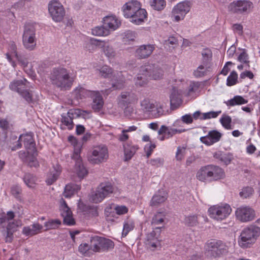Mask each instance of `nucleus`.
<instances>
[{"mask_svg": "<svg viewBox=\"0 0 260 260\" xmlns=\"http://www.w3.org/2000/svg\"><path fill=\"white\" fill-rule=\"evenodd\" d=\"M76 76L67 68L58 67L51 71L49 78L52 84L61 90H70Z\"/></svg>", "mask_w": 260, "mask_h": 260, "instance_id": "1", "label": "nucleus"}, {"mask_svg": "<svg viewBox=\"0 0 260 260\" xmlns=\"http://www.w3.org/2000/svg\"><path fill=\"white\" fill-rule=\"evenodd\" d=\"M164 75V71L160 67L155 64H148L141 67L137 75L136 84L140 86L146 84L149 79L159 80Z\"/></svg>", "mask_w": 260, "mask_h": 260, "instance_id": "2", "label": "nucleus"}, {"mask_svg": "<svg viewBox=\"0 0 260 260\" xmlns=\"http://www.w3.org/2000/svg\"><path fill=\"white\" fill-rule=\"evenodd\" d=\"M225 173L223 169L213 165H208L201 167L196 175L197 178L203 182L218 181L223 179Z\"/></svg>", "mask_w": 260, "mask_h": 260, "instance_id": "3", "label": "nucleus"}, {"mask_svg": "<svg viewBox=\"0 0 260 260\" xmlns=\"http://www.w3.org/2000/svg\"><path fill=\"white\" fill-rule=\"evenodd\" d=\"M260 236V228L250 224L244 228L241 231L238 239L240 247L246 249L251 247Z\"/></svg>", "mask_w": 260, "mask_h": 260, "instance_id": "4", "label": "nucleus"}, {"mask_svg": "<svg viewBox=\"0 0 260 260\" xmlns=\"http://www.w3.org/2000/svg\"><path fill=\"white\" fill-rule=\"evenodd\" d=\"M9 87L10 90L18 93L27 103L32 102V94L30 90L32 87L29 85V82L25 78L13 80Z\"/></svg>", "mask_w": 260, "mask_h": 260, "instance_id": "5", "label": "nucleus"}, {"mask_svg": "<svg viewBox=\"0 0 260 260\" xmlns=\"http://www.w3.org/2000/svg\"><path fill=\"white\" fill-rule=\"evenodd\" d=\"M206 249L213 257H220L229 252V247L220 240L211 239L206 243Z\"/></svg>", "mask_w": 260, "mask_h": 260, "instance_id": "6", "label": "nucleus"}, {"mask_svg": "<svg viewBox=\"0 0 260 260\" xmlns=\"http://www.w3.org/2000/svg\"><path fill=\"white\" fill-rule=\"evenodd\" d=\"M90 242V249L94 252L107 251L114 246V243L111 240L99 236L91 237Z\"/></svg>", "mask_w": 260, "mask_h": 260, "instance_id": "7", "label": "nucleus"}, {"mask_svg": "<svg viewBox=\"0 0 260 260\" xmlns=\"http://www.w3.org/2000/svg\"><path fill=\"white\" fill-rule=\"evenodd\" d=\"M253 7V3L250 1L236 0L229 5L228 9L232 13L245 15L250 13Z\"/></svg>", "mask_w": 260, "mask_h": 260, "instance_id": "8", "label": "nucleus"}, {"mask_svg": "<svg viewBox=\"0 0 260 260\" xmlns=\"http://www.w3.org/2000/svg\"><path fill=\"white\" fill-rule=\"evenodd\" d=\"M32 133L23 134L20 135L15 144L10 145L9 148L12 151H15L22 147L21 142H23L24 147L26 149L33 152L36 151V143L34 139Z\"/></svg>", "mask_w": 260, "mask_h": 260, "instance_id": "9", "label": "nucleus"}, {"mask_svg": "<svg viewBox=\"0 0 260 260\" xmlns=\"http://www.w3.org/2000/svg\"><path fill=\"white\" fill-rule=\"evenodd\" d=\"M114 188L109 182H102L96 188L95 192L90 197L91 201L94 203L101 202L105 198L112 193Z\"/></svg>", "mask_w": 260, "mask_h": 260, "instance_id": "10", "label": "nucleus"}, {"mask_svg": "<svg viewBox=\"0 0 260 260\" xmlns=\"http://www.w3.org/2000/svg\"><path fill=\"white\" fill-rule=\"evenodd\" d=\"M22 42L24 48L27 50L31 51L36 48L37 44L36 29L33 25L27 24L24 26Z\"/></svg>", "mask_w": 260, "mask_h": 260, "instance_id": "11", "label": "nucleus"}, {"mask_svg": "<svg viewBox=\"0 0 260 260\" xmlns=\"http://www.w3.org/2000/svg\"><path fill=\"white\" fill-rule=\"evenodd\" d=\"M109 157L108 148L105 145H99L93 148L88 156V161L92 164H99L106 161Z\"/></svg>", "mask_w": 260, "mask_h": 260, "instance_id": "12", "label": "nucleus"}, {"mask_svg": "<svg viewBox=\"0 0 260 260\" xmlns=\"http://www.w3.org/2000/svg\"><path fill=\"white\" fill-rule=\"evenodd\" d=\"M232 209L230 205H214L208 210L209 216L216 220L221 221L226 218L231 214Z\"/></svg>", "mask_w": 260, "mask_h": 260, "instance_id": "13", "label": "nucleus"}, {"mask_svg": "<svg viewBox=\"0 0 260 260\" xmlns=\"http://www.w3.org/2000/svg\"><path fill=\"white\" fill-rule=\"evenodd\" d=\"M48 11L52 19L55 22L63 20L66 11L63 5L57 0H52L48 4Z\"/></svg>", "mask_w": 260, "mask_h": 260, "instance_id": "14", "label": "nucleus"}, {"mask_svg": "<svg viewBox=\"0 0 260 260\" xmlns=\"http://www.w3.org/2000/svg\"><path fill=\"white\" fill-rule=\"evenodd\" d=\"M190 3L188 1H184L177 4L173 8L171 17L176 22L183 19L186 14L190 11Z\"/></svg>", "mask_w": 260, "mask_h": 260, "instance_id": "15", "label": "nucleus"}, {"mask_svg": "<svg viewBox=\"0 0 260 260\" xmlns=\"http://www.w3.org/2000/svg\"><path fill=\"white\" fill-rule=\"evenodd\" d=\"M237 220L241 222H248L252 221L255 217V211L249 206H241L235 211Z\"/></svg>", "mask_w": 260, "mask_h": 260, "instance_id": "16", "label": "nucleus"}, {"mask_svg": "<svg viewBox=\"0 0 260 260\" xmlns=\"http://www.w3.org/2000/svg\"><path fill=\"white\" fill-rule=\"evenodd\" d=\"M138 101L137 95L132 91H122L118 96V105L122 108H127L128 105L135 104Z\"/></svg>", "mask_w": 260, "mask_h": 260, "instance_id": "17", "label": "nucleus"}, {"mask_svg": "<svg viewBox=\"0 0 260 260\" xmlns=\"http://www.w3.org/2000/svg\"><path fill=\"white\" fill-rule=\"evenodd\" d=\"M222 134L217 130H212L206 136L201 137L200 140L207 146H211L220 141Z\"/></svg>", "mask_w": 260, "mask_h": 260, "instance_id": "18", "label": "nucleus"}, {"mask_svg": "<svg viewBox=\"0 0 260 260\" xmlns=\"http://www.w3.org/2000/svg\"><path fill=\"white\" fill-rule=\"evenodd\" d=\"M141 7L140 3L136 0H132L125 3L122 8L124 16L126 18L132 17L141 8Z\"/></svg>", "mask_w": 260, "mask_h": 260, "instance_id": "19", "label": "nucleus"}, {"mask_svg": "<svg viewBox=\"0 0 260 260\" xmlns=\"http://www.w3.org/2000/svg\"><path fill=\"white\" fill-rule=\"evenodd\" d=\"M91 43L96 46L103 48V51L108 58H113L116 56V53L112 46L106 44L104 42L96 39H91Z\"/></svg>", "mask_w": 260, "mask_h": 260, "instance_id": "20", "label": "nucleus"}, {"mask_svg": "<svg viewBox=\"0 0 260 260\" xmlns=\"http://www.w3.org/2000/svg\"><path fill=\"white\" fill-rule=\"evenodd\" d=\"M62 171L61 167L58 164L53 166L47 175L46 182L48 185H51L58 179Z\"/></svg>", "mask_w": 260, "mask_h": 260, "instance_id": "21", "label": "nucleus"}, {"mask_svg": "<svg viewBox=\"0 0 260 260\" xmlns=\"http://www.w3.org/2000/svg\"><path fill=\"white\" fill-rule=\"evenodd\" d=\"M155 49L153 45H143L137 48L135 52V55L140 59L148 57Z\"/></svg>", "mask_w": 260, "mask_h": 260, "instance_id": "22", "label": "nucleus"}, {"mask_svg": "<svg viewBox=\"0 0 260 260\" xmlns=\"http://www.w3.org/2000/svg\"><path fill=\"white\" fill-rule=\"evenodd\" d=\"M103 24L104 27L110 31L116 30L120 25V21H118L115 16L110 15L105 17L103 19Z\"/></svg>", "mask_w": 260, "mask_h": 260, "instance_id": "23", "label": "nucleus"}, {"mask_svg": "<svg viewBox=\"0 0 260 260\" xmlns=\"http://www.w3.org/2000/svg\"><path fill=\"white\" fill-rule=\"evenodd\" d=\"M43 226L39 223H35L30 226L23 227L22 233L26 236L31 237L41 232Z\"/></svg>", "mask_w": 260, "mask_h": 260, "instance_id": "24", "label": "nucleus"}, {"mask_svg": "<svg viewBox=\"0 0 260 260\" xmlns=\"http://www.w3.org/2000/svg\"><path fill=\"white\" fill-rule=\"evenodd\" d=\"M146 245L148 247L154 250L159 245L155 231L153 230L146 235Z\"/></svg>", "mask_w": 260, "mask_h": 260, "instance_id": "25", "label": "nucleus"}, {"mask_svg": "<svg viewBox=\"0 0 260 260\" xmlns=\"http://www.w3.org/2000/svg\"><path fill=\"white\" fill-rule=\"evenodd\" d=\"M92 99V109L96 111H99L103 106L104 102L102 96L99 91H94V94L90 96Z\"/></svg>", "mask_w": 260, "mask_h": 260, "instance_id": "26", "label": "nucleus"}, {"mask_svg": "<svg viewBox=\"0 0 260 260\" xmlns=\"http://www.w3.org/2000/svg\"><path fill=\"white\" fill-rule=\"evenodd\" d=\"M185 131V129H177L176 128H169L166 125H162L158 130V135L165 134L167 138L169 139L176 134H180Z\"/></svg>", "mask_w": 260, "mask_h": 260, "instance_id": "27", "label": "nucleus"}, {"mask_svg": "<svg viewBox=\"0 0 260 260\" xmlns=\"http://www.w3.org/2000/svg\"><path fill=\"white\" fill-rule=\"evenodd\" d=\"M147 12L141 8L138 10L136 13H134V15H133L132 17H130L129 18L131 19V21L136 24H140L142 22H144V19L147 17Z\"/></svg>", "mask_w": 260, "mask_h": 260, "instance_id": "28", "label": "nucleus"}, {"mask_svg": "<svg viewBox=\"0 0 260 260\" xmlns=\"http://www.w3.org/2000/svg\"><path fill=\"white\" fill-rule=\"evenodd\" d=\"M213 157L227 165L231 162L233 159V155L230 153L218 151L213 153Z\"/></svg>", "mask_w": 260, "mask_h": 260, "instance_id": "29", "label": "nucleus"}, {"mask_svg": "<svg viewBox=\"0 0 260 260\" xmlns=\"http://www.w3.org/2000/svg\"><path fill=\"white\" fill-rule=\"evenodd\" d=\"M75 98L77 99H82L86 97H90L94 94V91L87 90L82 87L79 86L73 91Z\"/></svg>", "mask_w": 260, "mask_h": 260, "instance_id": "30", "label": "nucleus"}, {"mask_svg": "<svg viewBox=\"0 0 260 260\" xmlns=\"http://www.w3.org/2000/svg\"><path fill=\"white\" fill-rule=\"evenodd\" d=\"M167 199L166 193L164 191H159V192L154 194L150 203L151 206H158L160 204L163 203Z\"/></svg>", "mask_w": 260, "mask_h": 260, "instance_id": "31", "label": "nucleus"}, {"mask_svg": "<svg viewBox=\"0 0 260 260\" xmlns=\"http://www.w3.org/2000/svg\"><path fill=\"white\" fill-rule=\"evenodd\" d=\"M74 172L77 177L80 179L82 180L88 174V171L86 168L84 166L83 162L81 164H75L74 168Z\"/></svg>", "mask_w": 260, "mask_h": 260, "instance_id": "32", "label": "nucleus"}, {"mask_svg": "<svg viewBox=\"0 0 260 260\" xmlns=\"http://www.w3.org/2000/svg\"><path fill=\"white\" fill-rule=\"evenodd\" d=\"M211 71L210 66L207 64L199 66L196 70L193 71V74L196 78H201L207 76Z\"/></svg>", "mask_w": 260, "mask_h": 260, "instance_id": "33", "label": "nucleus"}, {"mask_svg": "<svg viewBox=\"0 0 260 260\" xmlns=\"http://www.w3.org/2000/svg\"><path fill=\"white\" fill-rule=\"evenodd\" d=\"M81 189V185L74 183H71L66 186L63 196L66 198H70L74 193Z\"/></svg>", "mask_w": 260, "mask_h": 260, "instance_id": "34", "label": "nucleus"}, {"mask_svg": "<svg viewBox=\"0 0 260 260\" xmlns=\"http://www.w3.org/2000/svg\"><path fill=\"white\" fill-rule=\"evenodd\" d=\"M123 148L125 160L131 159L138 149V147L132 145L129 143L123 144Z\"/></svg>", "mask_w": 260, "mask_h": 260, "instance_id": "35", "label": "nucleus"}, {"mask_svg": "<svg viewBox=\"0 0 260 260\" xmlns=\"http://www.w3.org/2000/svg\"><path fill=\"white\" fill-rule=\"evenodd\" d=\"M15 215L13 211H8L6 214L4 212L0 214V225L2 228H5L6 225L12 220Z\"/></svg>", "mask_w": 260, "mask_h": 260, "instance_id": "36", "label": "nucleus"}, {"mask_svg": "<svg viewBox=\"0 0 260 260\" xmlns=\"http://www.w3.org/2000/svg\"><path fill=\"white\" fill-rule=\"evenodd\" d=\"M17 227L16 223L11 220L5 226L6 228L7 236L6 237V241L7 242H11L12 240L13 233Z\"/></svg>", "mask_w": 260, "mask_h": 260, "instance_id": "37", "label": "nucleus"}, {"mask_svg": "<svg viewBox=\"0 0 260 260\" xmlns=\"http://www.w3.org/2000/svg\"><path fill=\"white\" fill-rule=\"evenodd\" d=\"M73 118V112L72 110H70L66 115H62L61 122L67 126L69 129H72L74 126Z\"/></svg>", "mask_w": 260, "mask_h": 260, "instance_id": "38", "label": "nucleus"}, {"mask_svg": "<svg viewBox=\"0 0 260 260\" xmlns=\"http://www.w3.org/2000/svg\"><path fill=\"white\" fill-rule=\"evenodd\" d=\"M166 214L163 212H158L153 216L151 220V224L154 225L165 224Z\"/></svg>", "mask_w": 260, "mask_h": 260, "instance_id": "39", "label": "nucleus"}, {"mask_svg": "<svg viewBox=\"0 0 260 260\" xmlns=\"http://www.w3.org/2000/svg\"><path fill=\"white\" fill-rule=\"evenodd\" d=\"M248 103V100L243 98L240 95H236L233 99H230L226 102L228 106H234L235 105H241Z\"/></svg>", "mask_w": 260, "mask_h": 260, "instance_id": "40", "label": "nucleus"}, {"mask_svg": "<svg viewBox=\"0 0 260 260\" xmlns=\"http://www.w3.org/2000/svg\"><path fill=\"white\" fill-rule=\"evenodd\" d=\"M23 180L25 184L29 188L34 187L36 184L37 177L33 174L29 173H25Z\"/></svg>", "mask_w": 260, "mask_h": 260, "instance_id": "41", "label": "nucleus"}, {"mask_svg": "<svg viewBox=\"0 0 260 260\" xmlns=\"http://www.w3.org/2000/svg\"><path fill=\"white\" fill-rule=\"evenodd\" d=\"M184 224L188 227H194L197 226L199 223L198 216L197 215H188L185 217Z\"/></svg>", "mask_w": 260, "mask_h": 260, "instance_id": "42", "label": "nucleus"}, {"mask_svg": "<svg viewBox=\"0 0 260 260\" xmlns=\"http://www.w3.org/2000/svg\"><path fill=\"white\" fill-rule=\"evenodd\" d=\"M149 3L151 7L157 11L163 10L166 5L165 0H149Z\"/></svg>", "mask_w": 260, "mask_h": 260, "instance_id": "43", "label": "nucleus"}, {"mask_svg": "<svg viewBox=\"0 0 260 260\" xmlns=\"http://www.w3.org/2000/svg\"><path fill=\"white\" fill-rule=\"evenodd\" d=\"M92 34L94 36H103L108 35L109 32L103 24V26H96L92 29Z\"/></svg>", "mask_w": 260, "mask_h": 260, "instance_id": "44", "label": "nucleus"}, {"mask_svg": "<svg viewBox=\"0 0 260 260\" xmlns=\"http://www.w3.org/2000/svg\"><path fill=\"white\" fill-rule=\"evenodd\" d=\"M61 221L59 219H51L46 222L44 224L45 227L46 228L45 231L56 229L58 228L59 226L61 224Z\"/></svg>", "mask_w": 260, "mask_h": 260, "instance_id": "45", "label": "nucleus"}, {"mask_svg": "<svg viewBox=\"0 0 260 260\" xmlns=\"http://www.w3.org/2000/svg\"><path fill=\"white\" fill-rule=\"evenodd\" d=\"M100 74L104 78H111L113 74V69L108 66H103L99 70Z\"/></svg>", "mask_w": 260, "mask_h": 260, "instance_id": "46", "label": "nucleus"}, {"mask_svg": "<svg viewBox=\"0 0 260 260\" xmlns=\"http://www.w3.org/2000/svg\"><path fill=\"white\" fill-rule=\"evenodd\" d=\"M60 210L61 211L62 216H66V215L72 214L71 209L68 206L66 201L62 198L60 200Z\"/></svg>", "mask_w": 260, "mask_h": 260, "instance_id": "47", "label": "nucleus"}, {"mask_svg": "<svg viewBox=\"0 0 260 260\" xmlns=\"http://www.w3.org/2000/svg\"><path fill=\"white\" fill-rule=\"evenodd\" d=\"M238 74L236 71H233L230 76L228 77L226 80V85L231 86L235 85L237 83Z\"/></svg>", "mask_w": 260, "mask_h": 260, "instance_id": "48", "label": "nucleus"}, {"mask_svg": "<svg viewBox=\"0 0 260 260\" xmlns=\"http://www.w3.org/2000/svg\"><path fill=\"white\" fill-rule=\"evenodd\" d=\"M220 122L222 124V126L227 129H232L231 127V123H232V118L230 116L228 115L223 116L220 119Z\"/></svg>", "mask_w": 260, "mask_h": 260, "instance_id": "49", "label": "nucleus"}, {"mask_svg": "<svg viewBox=\"0 0 260 260\" xmlns=\"http://www.w3.org/2000/svg\"><path fill=\"white\" fill-rule=\"evenodd\" d=\"M141 109L146 112L150 111L154 108V105L151 103L148 99H144L141 103Z\"/></svg>", "mask_w": 260, "mask_h": 260, "instance_id": "50", "label": "nucleus"}, {"mask_svg": "<svg viewBox=\"0 0 260 260\" xmlns=\"http://www.w3.org/2000/svg\"><path fill=\"white\" fill-rule=\"evenodd\" d=\"M24 163L27 164V166L30 168H38L39 167V163L37 158L31 154L29 155L26 159V161H25Z\"/></svg>", "mask_w": 260, "mask_h": 260, "instance_id": "51", "label": "nucleus"}, {"mask_svg": "<svg viewBox=\"0 0 260 260\" xmlns=\"http://www.w3.org/2000/svg\"><path fill=\"white\" fill-rule=\"evenodd\" d=\"M134 228V223L132 221H127L124 222L123 225V231L122 233V237H125L128 233Z\"/></svg>", "mask_w": 260, "mask_h": 260, "instance_id": "52", "label": "nucleus"}, {"mask_svg": "<svg viewBox=\"0 0 260 260\" xmlns=\"http://www.w3.org/2000/svg\"><path fill=\"white\" fill-rule=\"evenodd\" d=\"M81 151L80 147L75 148L74 152L72 156V159L75 161V164L82 163V159L80 155Z\"/></svg>", "mask_w": 260, "mask_h": 260, "instance_id": "53", "label": "nucleus"}, {"mask_svg": "<svg viewBox=\"0 0 260 260\" xmlns=\"http://www.w3.org/2000/svg\"><path fill=\"white\" fill-rule=\"evenodd\" d=\"M90 244L88 245L87 243L81 244L79 246V251L82 254L86 256H90Z\"/></svg>", "mask_w": 260, "mask_h": 260, "instance_id": "54", "label": "nucleus"}, {"mask_svg": "<svg viewBox=\"0 0 260 260\" xmlns=\"http://www.w3.org/2000/svg\"><path fill=\"white\" fill-rule=\"evenodd\" d=\"M253 192V188L251 187L247 186L243 188L239 194L243 198H247L252 195Z\"/></svg>", "mask_w": 260, "mask_h": 260, "instance_id": "55", "label": "nucleus"}, {"mask_svg": "<svg viewBox=\"0 0 260 260\" xmlns=\"http://www.w3.org/2000/svg\"><path fill=\"white\" fill-rule=\"evenodd\" d=\"M11 193L16 199H20V194L22 192V189L20 186L16 185H14L11 188Z\"/></svg>", "mask_w": 260, "mask_h": 260, "instance_id": "56", "label": "nucleus"}, {"mask_svg": "<svg viewBox=\"0 0 260 260\" xmlns=\"http://www.w3.org/2000/svg\"><path fill=\"white\" fill-rule=\"evenodd\" d=\"M221 113V111L218 112L210 111L203 114L202 117L200 118L201 120L210 119L211 118H216Z\"/></svg>", "mask_w": 260, "mask_h": 260, "instance_id": "57", "label": "nucleus"}, {"mask_svg": "<svg viewBox=\"0 0 260 260\" xmlns=\"http://www.w3.org/2000/svg\"><path fill=\"white\" fill-rule=\"evenodd\" d=\"M15 56L21 66L23 67H26L27 66L28 61L27 58H26L24 56L18 54H16V56Z\"/></svg>", "mask_w": 260, "mask_h": 260, "instance_id": "58", "label": "nucleus"}, {"mask_svg": "<svg viewBox=\"0 0 260 260\" xmlns=\"http://www.w3.org/2000/svg\"><path fill=\"white\" fill-rule=\"evenodd\" d=\"M114 210L117 214L121 215L127 213L128 210L125 206H117L114 208Z\"/></svg>", "mask_w": 260, "mask_h": 260, "instance_id": "59", "label": "nucleus"}, {"mask_svg": "<svg viewBox=\"0 0 260 260\" xmlns=\"http://www.w3.org/2000/svg\"><path fill=\"white\" fill-rule=\"evenodd\" d=\"M164 160L162 158H156L151 159L149 161V164L155 167H159L163 165Z\"/></svg>", "mask_w": 260, "mask_h": 260, "instance_id": "60", "label": "nucleus"}, {"mask_svg": "<svg viewBox=\"0 0 260 260\" xmlns=\"http://www.w3.org/2000/svg\"><path fill=\"white\" fill-rule=\"evenodd\" d=\"M248 55L246 52L245 49H243L242 52L239 55L238 60L243 63H248L249 61L248 60Z\"/></svg>", "mask_w": 260, "mask_h": 260, "instance_id": "61", "label": "nucleus"}, {"mask_svg": "<svg viewBox=\"0 0 260 260\" xmlns=\"http://www.w3.org/2000/svg\"><path fill=\"white\" fill-rule=\"evenodd\" d=\"M63 217V222L68 225H72L75 223L74 219L72 217V214L66 215L62 216Z\"/></svg>", "mask_w": 260, "mask_h": 260, "instance_id": "62", "label": "nucleus"}, {"mask_svg": "<svg viewBox=\"0 0 260 260\" xmlns=\"http://www.w3.org/2000/svg\"><path fill=\"white\" fill-rule=\"evenodd\" d=\"M135 33L133 31H127L125 35L124 42H127L128 41H134L135 39Z\"/></svg>", "mask_w": 260, "mask_h": 260, "instance_id": "63", "label": "nucleus"}, {"mask_svg": "<svg viewBox=\"0 0 260 260\" xmlns=\"http://www.w3.org/2000/svg\"><path fill=\"white\" fill-rule=\"evenodd\" d=\"M8 50L11 53H13L15 56H16V54H18L17 52V46L13 41L9 43Z\"/></svg>", "mask_w": 260, "mask_h": 260, "instance_id": "64", "label": "nucleus"}]
</instances>
